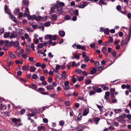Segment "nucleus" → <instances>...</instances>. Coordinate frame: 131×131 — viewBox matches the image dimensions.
Returning <instances> with one entry per match:
<instances>
[{"label":"nucleus","instance_id":"11","mask_svg":"<svg viewBox=\"0 0 131 131\" xmlns=\"http://www.w3.org/2000/svg\"><path fill=\"white\" fill-rule=\"evenodd\" d=\"M57 17V16L56 14H53L51 16L52 19L54 21H55L56 20Z\"/></svg>","mask_w":131,"mask_h":131},{"label":"nucleus","instance_id":"15","mask_svg":"<svg viewBox=\"0 0 131 131\" xmlns=\"http://www.w3.org/2000/svg\"><path fill=\"white\" fill-rule=\"evenodd\" d=\"M10 32H6L4 35V37L5 38H7L8 37H9L10 35Z\"/></svg>","mask_w":131,"mask_h":131},{"label":"nucleus","instance_id":"8","mask_svg":"<svg viewBox=\"0 0 131 131\" xmlns=\"http://www.w3.org/2000/svg\"><path fill=\"white\" fill-rule=\"evenodd\" d=\"M107 51V49L106 47H102L101 49V51L106 56L107 55V53H106Z\"/></svg>","mask_w":131,"mask_h":131},{"label":"nucleus","instance_id":"26","mask_svg":"<svg viewBox=\"0 0 131 131\" xmlns=\"http://www.w3.org/2000/svg\"><path fill=\"white\" fill-rule=\"evenodd\" d=\"M30 52V50H29V48L28 47L27 48H26L25 53L26 54H29Z\"/></svg>","mask_w":131,"mask_h":131},{"label":"nucleus","instance_id":"25","mask_svg":"<svg viewBox=\"0 0 131 131\" xmlns=\"http://www.w3.org/2000/svg\"><path fill=\"white\" fill-rule=\"evenodd\" d=\"M29 68V67L28 66L25 65L23 66L22 67V69L23 70H27Z\"/></svg>","mask_w":131,"mask_h":131},{"label":"nucleus","instance_id":"59","mask_svg":"<svg viewBox=\"0 0 131 131\" xmlns=\"http://www.w3.org/2000/svg\"><path fill=\"white\" fill-rule=\"evenodd\" d=\"M109 42H113V38L111 37H110L109 38Z\"/></svg>","mask_w":131,"mask_h":131},{"label":"nucleus","instance_id":"1","mask_svg":"<svg viewBox=\"0 0 131 131\" xmlns=\"http://www.w3.org/2000/svg\"><path fill=\"white\" fill-rule=\"evenodd\" d=\"M53 8L56 9V12L57 14H60L63 12V11L62 10V7L60 6L57 5L56 7H53Z\"/></svg>","mask_w":131,"mask_h":131},{"label":"nucleus","instance_id":"38","mask_svg":"<svg viewBox=\"0 0 131 131\" xmlns=\"http://www.w3.org/2000/svg\"><path fill=\"white\" fill-rule=\"evenodd\" d=\"M111 54L114 57H115L116 56V52L114 50H113L112 51Z\"/></svg>","mask_w":131,"mask_h":131},{"label":"nucleus","instance_id":"4","mask_svg":"<svg viewBox=\"0 0 131 131\" xmlns=\"http://www.w3.org/2000/svg\"><path fill=\"white\" fill-rule=\"evenodd\" d=\"M17 36V34L16 32L14 31L11 32L9 36V38L12 39L16 38Z\"/></svg>","mask_w":131,"mask_h":131},{"label":"nucleus","instance_id":"50","mask_svg":"<svg viewBox=\"0 0 131 131\" xmlns=\"http://www.w3.org/2000/svg\"><path fill=\"white\" fill-rule=\"evenodd\" d=\"M91 82V81L90 79H89L85 81V83L86 84H90Z\"/></svg>","mask_w":131,"mask_h":131},{"label":"nucleus","instance_id":"29","mask_svg":"<svg viewBox=\"0 0 131 131\" xmlns=\"http://www.w3.org/2000/svg\"><path fill=\"white\" fill-rule=\"evenodd\" d=\"M96 70L94 68H93L91 71V73L92 74H93L95 73L96 71Z\"/></svg>","mask_w":131,"mask_h":131},{"label":"nucleus","instance_id":"58","mask_svg":"<svg viewBox=\"0 0 131 131\" xmlns=\"http://www.w3.org/2000/svg\"><path fill=\"white\" fill-rule=\"evenodd\" d=\"M94 64L95 66L96 67H97L99 65V63L97 61H94Z\"/></svg>","mask_w":131,"mask_h":131},{"label":"nucleus","instance_id":"64","mask_svg":"<svg viewBox=\"0 0 131 131\" xmlns=\"http://www.w3.org/2000/svg\"><path fill=\"white\" fill-rule=\"evenodd\" d=\"M22 73V72L21 71H19L17 72V74L18 76H20L21 75Z\"/></svg>","mask_w":131,"mask_h":131},{"label":"nucleus","instance_id":"45","mask_svg":"<svg viewBox=\"0 0 131 131\" xmlns=\"http://www.w3.org/2000/svg\"><path fill=\"white\" fill-rule=\"evenodd\" d=\"M49 96L53 98H55L57 96L56 94H50Z\"/></svg>","mask_w":131,"mask_h":131},{"label":"nucleus","instance_id":"53","mask_svg":"<svg viewBox=\"0 0 131 131\" xmlns=\"http://www.w3.org/2000/svg\"><path fill=\"white\" fill-rule=\"evenodd\" d=\"M95 93V91H91L89 92V95H91L93 94H94Z\"/></svg>","mask_w":131,"mask_h":131},{"label":"nucleus","instance_id":"21","mask_svg":"<svg viewBox=\"0 0 131 131\" xmlns=\"http://www.w3.org/2000/svg\"><path fill=\"white\" fill-rule=\"evenodd\" d=\"M76 78L78 79V81H82L84 78V77L83 76H81L80 77H79L78 76H77Z\"/></svg>","mask_w":131,"mask_h":131},{"label":"nucleus","instance_id":"22","mask_svg":"<svg viewBox=\"0 0 131 131\" xmlns=\"http://www.w3.org/2000/svg\"><path fill=\"white\" fill-rule=\"evenodd\" d=\"M61 75H62V78L63 77L64 79H66L67 77V75L66 74V72L64 71L62 72Z\"/></svg>","mask_w":131,"mask_h":131},{"label":"nucleus","instance_id":"47","mask_svg":"<svg viewBox=\"0 0 131 131\" xmlns=\"http://www.w3.org/2000/svg\"><path fill=\"white\" fill-rule=\"evenodd\" d=\"M97 107L100 109V111L101 112H102L103 111V110L102 109V107L98 105H97Z\"/></svg>","mask_w":131,"mask_h":131},{"label":"nucleus","instance_id":"19","mask_svg":"<svg viewBox=\"0 0 131 131\" xmlns=\"http://www.w3.org/2000/svg\"><path fill=\"white\" fill-rule=\"evenodd\" d=\"M9 45L7 44H5L4 46L3 47V49L5 51L7 50L8 48Z\"/></svg>","mask_w":131,"mask_h":131},{"label":"nucleus","instance_id":"39","mask_svg":"<svg viewBox=\"0 0 131 131\" xmlns=\"http://www.w3.org/2000/svg\"><path fill=\"white\" fill-rule=\"evenodd\" d=\"M36 68L32 67H31L30 68V71L31 72H34L36 69Z\"/></svg>","mask_w":131,"mask_h":131},{"label":"nucleus","instance_id":"34","mask_svg":"<svg viewBox=\"0 0 131 131\" xmlns=\"http://www.w3.org/2000/svg\"><path fill=\"white\" fill-rule=\"evenodd\" d=\"M70 19V17L69 15H66L64 17V19L65 20H68Z\"/></svg>","mask_w":131,"mask_h":131},{"label":"nucleus","instance_id":"20","mask_svg":"<svg viewBox=\"0 0 131 131\" xmlns=\"http://www.w3.org/2000/svg\"><path fill=\"white\" fill-rule=\"evenodd\" d=\"M28 3V0H23V3L24 6L27 5Z\"/></svg>","mask_w":131,"mask_h":131},{"label":"nucleus","instance_id":"40","mask_svg":"<svg viewBox=\"0 0 131 131\" xmlns=\"http://www.w3.org/2000/svg\"><path fill=\"white\" fill-rule=\"evenodd\" d=\"M39 28L41 29L42 30L44 29V25L43 24H41L39 26Z\"/></svg>","mask_w":131,"mask_h":131},{"label":"nucleus","instance_id":"30","mask_svg":"<svg viewBox=\"0 0 131 131\" xmlns=\"http://www.w3.org/2000/svg\"><path fill=\"white\" fill-rule=\"evenodd\" d=\"M121 118H120V117H119L116 118L118 119V121L120 123H123L124 121V120L121 119Z\"/></svg>","mask_w":131,"mask_h":131},{"label":"nucleus","instance_id":"62","mask_svg":"<svg viewBox=\"0 0 131 131\" xmlns=\"http://www.w3.org/2000/svg\"><path fill=\"white\" fill-rule=\"evenodd\" d=\"M38 47L40 48H41L43 47V45L41 43H39L38 45Z\"/></svg>","mask_w":131,"mask_h":131},{"label":"nucleus","instance_id":"18","mask_svg":"<svg viewBox=\"0 0 131 131\" xmlns=\"http://www.w3.org/2000/svg\"><path fill=\"white\" fill-rule=\"evenodd\" d=\"M113 110L116 113H121L122 112L121 109H114Z\"/></svg>","mask_w":131,"mask_h":131},{"label":"nucleus","instance_id":"44","mask_svg":"<svg viewBox=\"0 0 131 131\" xmlns=\"http://www.w3.org/2000/svg\"><path fill=\"white\" fill-rule=\"evenodd\" d=\"M18 31V32L19 34H23L24 33V31L20 29H19Z\"/></svg>","mask_w":131,"mask_h":131},{"label":"nucleus","instance_id":"61","mask_svg":"<svg viewBox=\"0 0 131 131\" xmlns=\"http://www.w3.org/2000/svg\"><path fill=\"white\" fill-rule=\"evenodd\" d=\"M36 16L35 15H33L31 16V18L33 20H36Z\"/></svg>","mask_w":131,"mask_h":131},{"label":"nucleus","instance_id":"48","mask_svg":"<svg viewBox=\"0 0 131 131\" xmlns=\"http://www.w3.org/2000/svg\"><path fill=\"white\" fill-rule=\"evenodd\" d=\"M50 22H47L45 23V26L46 27H48L50 26Z\"/></svg>","mask_w":131,"mask_h":131},{"label":"nucleus","instance_id":"43","mask_svg":"<svg viewBox=\"0 0 131 131\" xmlns=\"http://www.w3.org/2000/svg\"><path fill=\"white\" fill-rule=\"evenodd\" d=\"M15 63L17 64H21L23 63L22 61H20L19 60H17L15 61Z\"/></svg>","mask_w":131,"mask_h":131},{"label":"nucleus","instance_id":"16","mask_svg":"<svg viewBox=\"0 0 131 131\" xmlns=\"http://www.w3.org/2000/svg\"><path fill=\"white\" fill-rule=\"evenodd\" d=\"M128 42H126V41L125 40H122V42L121 43V46H123L125 44H127V43Z\"/></svg>","mask_w":131,"mask_h":131},{"label":"nucleus","instance_id":"14","mask_svg":"<svg viewBox=\"0 0 131 131\" xmlns=\"http://www.w3.org/2000/svg\"><path fill=\"white\" fill-rule=\"evenodd\" d=\"M24 14L25 16L28 15L29 14V12L28 8H27L25 9Z\"/></svg>","mask_w":131,"mask_h":131},{"label":"nucleus","instance_id":"51","mask_svg":"<svg viewBox=\"0 0 131 131\" xmlns=\"http://www.w3.org/2000/svg\"><path fill=\"white\" fill-rule=\"evenodd\" d=\"M41 19V17L38 16L37 17H36V20L37 21H39Z\"/></svg>","mask_w":131,"mask_h":131},{"label":"nucleus","instance_id":"42","mask_svg":"<svg viewBox=\"0 0 131 131\" xmlns=\"http://www.w3.org/2000/svg\"><path fill=\"white\" fill-rule=\"evenodd\" d=\"M64 124V122L62 120L60 121L59 124L60 125L63 126Z\"/></svg>","mask_w":131,"mask_h":131},{"label":"nucleus","instance_id":"10","mask_svg":"<svg viewBox=\"0 0 131 131\" xmlns=\"http://www.w3.org/2000/svg\"><path fill=\"white\" fill-rule=\"evenodd\" d=\"M4 9L5 12L7 14H9V13H10V12L8 10V9L7 6L6 5H5Z\"/></svg>","mask_w":131,"mask_h":131},{"label":"nucleus","instance_id":"52","mask_svg":"<svg viewBox=\"0 0 131 131\" xmlns=\"http://www.w3.org/2000/svg\"><path fill=\"white\" fill-rule=\"evenodd\" d=\"M84 60L86 62H88L89 60V59L88 57V56H85L84 57Z\"/></svg>","mask_w":131,"mask_h":131},{"label":"nucleus","instance_id":"41","mask_svg":"<svg viewBox=\"0 0 131 131\" xmlns=\"http://www.w3.org/2000/svg\"><path fill=\"white\" fill-rule=\"evenodd\" d=\"M74 14L76 16H78L79 14L78 10V9H75L73 11Z\"/></svg>","mask_w":131,"mask_h":131},{"label":"nucleus","instance_id":"9","mask_svg":"<svg viewBox=\"0 0 131 131\" xmlns=\"http://www.w3.org/2000/svg\"><path fill=\"white\" fill-rule=\"evenodd\" d=\"M100 119L98 117H94L93 118V120L95 122V124H97L98 123V122L100 120Z\"/></svg>","mask_w":131,"mask_h":131},{"label":"nucleus","instance_id":"31","mask_svg":"<svg viewBox=\"0 0 131 131\" xmlns=\"http://www.w3.org/2000/svg\"><path fill=\"white\" fill-rule=\"evenodd\" d=\"M75 72L77 74H81L82 71V70L80 69H77L75 70Z\"/></svg>","mask_w":131,"mask_h":131},{"label":"nucleus","instance_id":"13","mask_svg":"<svg viewBox=\"0 0 131 131\" xmlns=\"http://www.w3.org/2000/svg\"><path fill=\"white\" fill-rule=\"evenodd\" d=\"M101 87L104 90H107L109 89L108 87L105 86L104 84H101Z\"/></svg>","mask_w":131,"mask_h":131},{"label":"nucleus","instance_id":"56","mask_svg":"<svg viewBox=\"0 0 131 131\" xmlns=\"http://www.w3.org/2000/svg\"><path fill=\"white\" fill-rule=\"evenodd\" d=\"M126 114H124L122 115L119 116V117H120V118L122 119H124L126 117Z\"/></svg>","mask_w":131,"mask_h":131},{"label":"nucleus","instance_id":"36","mask_svg":"<svg viewBox=\"0 0 131 131\" xmlns=\"http://www.w3.org/2000/svg\"><path fill=\"white\" fill-rule=\"evenodd\" d=\"M74 77H75V76L73 75L72 77V81L74 83H75L76 81V79Z\"/></svg>","mask_w":131,"mask_h":131},{"label":"nucleus","instance_id":"32","mask_svg":"<svg viewBox=\"0 0 131 131\" xmlns=\"http://www.w3.org/2000/svg\"><path fill=\"white\" fill-rule=\"evenodd\" d=\"M51 41H52L51 40H49L48 41V43L50 45L52 46H54L56 45V42H53Z\"/></svg>","mask_w":131,"mask_h":131},{"label":"nucleus","instance_id":"60","mask_svg":"<svg viewBox=\"0 0 131 131\" xmlns=\"http://www.w3.org/2000/svg\"><path fill=\"white\" fill-rule=\"evenodd\" d=\"M45 79V77L44 76H42L40 77V80L42 81H43Z\"/></svg>","mask_w":131,"mask_h":131},{"label":"nucleus","instance_id":"46","mask_svg":"<svg viewBox=\"0 0 131 131\" xmlns=\"http://www.w3.org/2000/svg\"><path fill=\"white\" fill-rule=\"evenodd\" d=\"M99 3L101 4H102L104 5H106L107 4L106 3L104 2L103 0H100L99 1Z\"/></svg>","mask_w":131,"mask_h":131},{"label":"nucleus","instance_id":"12","mask_svg":"<svg viewBox=\"0 0 131 131\" xmlns=\"http://www.w3.org/2000/svg\"><path fill=\"white\" fill-rule=\"evenodd\" d=\"M59 33L60 36L61 37H64L65 35V32L63 31H60L59 32Z\"/></svg>","mask_w":131,"mask_h":131},{"label":"nucleus","instance_id":"55","mask_svg":"<svg viewBox=\"0 0 131 131\" xmlns=\"http://www.w3.org/2000/svg\"><path fill=\"white\" fill-rule=\"evenodd\" d=\"M83 75L84 76H86L88 75L87 72L85 71H82Z\"/></svg>","mask_w":131,"mask_h":131},{"label":"nucleus","instance_id":"3","mask_svg":"<svg viewBox=\"0 0 131 131\" xmlns=\"http://www.w3.org/2000/svg\"><path fill=\"white\" fill-rule=\"evenodd\" d=\"M69 82L68 81H66L64 82V84L63 85V88L65 90H67L70 89L69 86L68 85Z\"/></svg>","mask_w":131,"mask_h":131},{"label":"nucleus","instance_id":"7","mask_svg":"<svg viewBox=\"0 0 131 131\" xmlns=\"http://www.w3.org/2000/svg\"><path fill=\"white\" fill-rule=\"evenodd\" d=\"M8 54L9 56L13 59L16 58L17 57L14 54L11 52H9Z\"/></svg>","mask_w":131,"mask_h":131},{"label":"nucleus","instance_id":"63","mask_svg":"<svg viewBox=\"0 0 131 131\" xmlns=\"http://www.w3.org/2000/svg\"><path fill=\"white\" fill-rule=\"evenodd\" d=\"M43 121L44 123H47L48 122V120L47 119L44 118L43 119Z\"/></svg>","mask_w":131,"mask_h":131},{"label":"nucleus","instance_id":"57","mask_svg":"<svg viewBox=\"0 0 131 131\" xmlns=\"http://www.w3.org/2000/svg\"><path fill=\"white\" fill-rule=\"evenodd\" d=\"M35 115V113H32L31 114L28 113L27 114V116H28L31 117Z\"/></svg>","mask_w":131,"mask_h":131},{"label":"nucleus","instance_id":"28","mask_svg":"<svg viewBox=\"0 0 131 131\" xmlns=\"http://www.w3.org/2000/svg\"><path fill=\"white\" fill-rule=\"evenodd\" d=\"M19 9H16L14 11V13L15 15H18L19 13Z\"/></svg>","mask_w":131,"mask_h":131},{"label":"nucleus","instance_id":"27","mask_svg":"<svg viewBox=\"0 0 131 131\" xmlns=\"http://www.w3.org/2000/svg\"><path fill=\"white\" fill-rule=\"evenodd\" d=\"M56 75L58 78L59 79H60L62 78V75H61V74L57 73L56 74Z\"/></svg>","mask_w":131,"mask_h":131},{"label":"nucleus","instance_id":"23","mask_svg":"<svg viewBox=\"0 0 131 131\" xmlns=\"http://www.w3.org/2000/svg\"><path fill=\"white\" fill-rule=\"evenodd\" d=\"M38 130L39 131H40L42 130H45V127L44 126H41L39 127L38 128Z\"/></svg>","mask_w":131,"mask_h":131},{"label":"nucleus","instance_id":"2","mask_svg":"<svg viewBox=\"0 0 131 131\" xmlns=\"http://www.w3.org/2000/svg\"><path fill=\"white\" fill-rule=\"evenodd\" d=\"M57 37V36L56 35L53 36L50 35H48L45 36V38L46 39H49L50 40H49L52 41V40H56V39Z\"/></svg>","mask_w":131,"mask_h":131},{"label":"nucleus","instance_id":"24","mask_svg":"<svg viewBox=\"0 0 131 131\" xmlns=\"http://www.w3.org/2000/svg\"><path fill=\"white\" fill-rule=\"evenodd\" d=\"M14 46L15 47H18L19 44V43L18 41H15L13 42Z\"/></svg>","mask_w":131,"mask_h":131},{"label":"nucleus","instance_id":"33","mask_svg":"<svg viewBox=\"0 0 131 131\" xmlns=\"http://www.w3.org/2000/svg\"><path fill=\"white\" fill-rule=\"evenodd\" d=\"M109 29L107 28L104 30V33L106 34H109Z\"/></svg>","mask_w":131,"mask_h":131},{"label":"nucleus","instance_id":"37","mask_svg":"<svg viewBox=\"0 0 131 131\" xmlns=\"http://www.w3.org/2000/svg\"><path fill=\"white\" fill-rule=\"evenodd\" d=\"M32 77L33 79L36 80L38 78V76L37 74H35L32 75Z\"/></svg>","mask_w":131,"mask_h":131},{"label":"nucleus","instance_id":"35","mask_svg":"<svg viewBox=\"0 0 131 131\" xmlns=\"http://www.w3.org/2000/svg\"><path fill=\"white\" fill-rule=\"evenodd\" d=\"M26 29L29 32H32L33 31L29 27H26Z\"/></svg>","mask_w":131,"mask_h":131},{"label":"nucleus","instance_id":"6","mask_svg":"<svg viewBox=\"0 0 131 131\" xmlns=\"http://www.w3.org/2000/svg\"><path fill=\"white\" fill-rule=\"evenodd\" d=\"M89 112V108H85L84 109L83 111V115L84 116H86L87 115Z\"/></svg>","mask_w":131,"mask_h":131},{"label":"nucleus","instance_id":"49","mask_svg":"<svg viewBox=\"0 0 131 131\" xmlns=\"http://www.w3.org/2000/svg\"><path fill=\"white\" fill-rule=\"evenodd\" d=\"M25 112V109H23L20 111V113L21 115H22L24 114Z\"/></svg>","mask_w":131,"mask_h":131},{"label":"nucleus","instance_id":"54","mask_svg":"<svg viewBox=\"0 0 131 131\" xmlns=\"http://www.w3.org/2000/svg\"><path fill=\"white\" fill-rule=\"evenodd\" d=\"M12 121L13 122L15 123L18 121V119L16 118H13L12 119Z\"/></svg>","mask_w":131,"mask_h":131},{"label":"nucleus","instance_id":"17","mask_svg":"<svg viewBox=\"0 0 131 131\" xmlns=\"http://www.w3.org/2000/svg\"><path fill=\"white\" fill-rule=\"evenodd\" d=\"M46 89L48 90H51L53 89L54 88L51 85H48L46 86Z\"/></svg>","mask_w":131,"mask_h":131},{"label":"nucleus","instance_id":"5","mask_svg":"<svg viewBox=\"0 0 131 131\" xmlns=\"http://www.w3.org/2000/svg\"><path fill=\"white\" fill-rule=\"evenodd\" d=\"M9 16V17L13 20L16 23L19 22L18 21L17 19L14 16L12 15L10 13H9V14H8Z\"/></svg>","mask_w":131,"mask_h":131}]
</instances>
